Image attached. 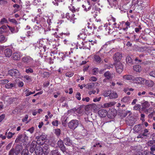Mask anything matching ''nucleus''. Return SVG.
Masks as SVG:
<instances>
[{
	"label": "nucleus",
	"mask_w": 155,
	"mask_h": 155,
	"mask_svg": "<svg viewBox=\"0 0 155 155\" xmlns=\"http://www.w3.org/2000/svg\"><path fill=\"white\" fill-rule=\"evenodd\" d=\"M73 74L72 73L68 72L66 74V76L67 77H70L72 76Z\"/></svg>",
	"instance_id": "64"
},
{
	"label": "nucleus",
	"mask_w": 155,
	"mask_h": 155,
	"mask_svg": "<svg viewBox=\"0 0 155 155\" xmlns=\"http://www.w3.org/2000/svg\"><path fill=\"white\" fill-rule=\"evenodd\" d=\"M28 149L25 148L21 152V155H28Z\"/></svg>",
	"instance_id": "41"
},
{
	"label": "nucleus",
	"mask_w": 155,
	"mask_h": 155,
	"mask_svg": "<svg viewBox=\"0 0 155 155\" xmlns=\"http://www.w3.org/2000/svg\"><path fill=\"white\" fill-rule=\"evenodd\" d=\"M4 53L6 57H9L12 55V51L11 49L7 48L5 50Z\"/></svg>",
	"instance_id": "18"
},
{
	"label": "nucleus",
	"mask_w": 155,
	"mask_h": 155,
	"mask_svg": "<svg viewBox=\"0 0 155 155\" xmlns=\"http://www.w3.org/2000/svg\"><path fill=\"white\" fill-rule=\"evenodd\" d=\"M83 8H84V10L85 11H89L90 10L91 8H92L93 10L94 9V6H90L87 8L85 7V6L84 5H83L82 6Z\"/></svg>",
	"instance_id": "48"
},
{
	"label": "nucleus",
	"mask_w": 155,
	"mask_h": 155,
	"mask_svg": "<svg viewBox=\"0 0 155 155\" xmlns=\"http://www.w3.org/2000/svg\"><path fill=\"white\" fill-rule=\"evenodd\" d=\"M36 145L37 143L36 141H33L32 142L30 147V152L31 153H33L34 151H35V148L36 147Z\"/></svg>",
	"instance_id": "13"
},
{
	"label": "nucleus",
	"mask_w": 155,
	"mask_h": 155,
	"mask_svg": "<svg viewBox=\"0 0 155 155\" xmlns=\"http://www.w3.org/2000/svg\"><path fill=\"white\" fill-rule=\"evenodd\" d=\"M122 57V54L119 53L117 52L115 54L114 56V59L116 61H119Z\"/></svg>",
	"instance_id": "16"
},
{
	"label": "nucleus",
	"mask_w": 155,
	"mask_h": 155,
	"mask_svg": "<svg viewBox=\"0 0 155 155\" xmlns=\"http://www.w3.org/2000/svg\"><path fill=\"white\" fill-rule=\"evenodd\" d=\"M22 61L25 63L31 64L33 61V59L29 56H24L22 58Z\"/></svg>",
	"instance_id": "5"
},
{
	"label": "nucleus",
	"mask_w": 155,
	"mask_h": 155,
	"mask_svg": "<svg viewBox=\"0 0 155 155\" xmlns=\"http://www.w3.org/2000/svg\"><path fill=\"white\" fill-rule=\"evenodd\" d=\"M52 124L54 126H57L58 124V121L57 120H56L55 121H53L52 122Z\"/></svg>",
	"instance_id": "62"
},
{
	"label": "nucleus",
	"mask_w": 155,
	"mask_h": 155,
	"mask_svg": "<svg viewBox=\"0 0 155 155\" xmlns=\"http://www.w3.org/2000/svg\"><path fill=\"white\" fill-rule=\"evenodd\" d=\"M63 141L64 143L66 145L71 146V145H72V141L68 137H67L64 138Z\"/></svg>",
	"instance_id": "14"
},
{
	"label": "nucleus",
	"mask_w": 155,
	"mask_h": 155,
	"mask_svg": "<svg viewBox=\"0 0 155 155\" xmlns=\"http://www.w3.org/2000/svg\"><path fill=\"white\" fill-rule=\"evenodd\" d=\"M8 20L10 22L15 23V24H18L17 21L14 18H9Z\"/></svg>",
	"instance_id": "57"
},
{
	"label": "nucleus",
	"mask_w": 155,
	"mask_h": 155,
	"mask_svg": "<svg viewBox=\"0 0 155 155\" xmlns=\"http://www.w3.org/2000/svg\"><path fill=\"white\" fill-rule=\"evenodd\" d=\"M118 97V94L116 92H113L112 93L110 92L109 98L110 99H115L117 98Z\"/></svg>",
	"instance_id": "27"
},
{
	"label": "nucleus",
	"mask_w": 155,
	"mask_h": 155,
	"mask_svg": "<svg viewBox=\"0 0 155 155\" xmlns=\"http://www.w3.org/2000/svg\"><path fill=\"white\" fill-rule=\"evenodd\" d=\"M148 96L150 97H155V93H153L152 92H149L148 93Z\"/></svg>",
	"instance_id": "59"
},
{
	"label": "nucleus",
	"mask_w": 155,
	"mask_h": 155,
	"mask_svg": "<svg viewBox=\"0 0 155 155\" xmlns=\"http://www.w3.org/2000/svg\"><path fill=\"white\" fill-rule=\"evenodd\" d=\"M149 132L148 130L147 129L144 130L143 133L142 134L143 137H147L148 136L147 133Z\"/></svg>",
	"instance_id": "52"
},
{
	"label": "nucleus",
	"mask_w": 155,
	"mask_h": 155,
	"mask_svg": "<svg viewBox=\"0 0 155 155\" xmlns=\"http://www.w3.org/2000/svg\"><path fill=\"white\" fill-rule=\"evenodd\" d=\"M123 66L122 63L118 62L117 63L116 65V71L117 72L120 73L123 70Z\"/></svg>",
	"instance_id": "7"
},
{
	"label": "nucleus",
	"mask_w": 155,
	"mask_h": 155,
	"mask_svg": "<svg viewBox=\"0 0 155 155\" xmlns=\"http://www.w3.org/2000/svg\"><path fill=\"white\" fill-rule=\"evenodd\" d=\"M15 86L14 83H9L5 85V87L8 89L10 88Z\"/></svg>",
	"instance_id": "36"
},
{
	"label": "nucleus",
	"mask_w": 155,
	"mask_h": 155,
	"mask_svg": "<svg viewBox=\"0 0 155 155\" xmlns=\"http://www.w3.org/2000/svg\"><path fill=\"white\" fill-rule=\"evenodd\" d=\"M90 106L92 109L95 110L98 108V107L95 104L93 103L91 104Z\"/></svg>",
	"instance_id": "51"
},
{
	"label": "nucleus",
	"mask_w": 155,
	"mask_h": 155,
	"mask_svg": "<svg viewBox=\"0 0 155 155\" xmlns=\"http://www.w3.org/2000/svg\"><path fill=\"white\" fill-rule=\"evenodd\" d=\"M45 19L43 18H41V21H40V23L38 21L36 22L37 24H40L39 25L37 26V25H35L34 27V28H35L36 29H39L41 28V27L43 26H44V22H45Z\"/></svg>",
	"instance_id": "10"
},
{
	"label": "nucleus",
	"mask_w": 155,
	"mask_h": 155,
	"mask_svg": "<svg viewBox=\"0 0 155 155\" xmlns=\"http://www.w3.org/2000/svg\"><path fill=\"white\" fill-rule=\"evenodd\" d=\"M94 60L98 63H100L101 61V58L99 56L97 55H95L94 56Z\"/></svg>",
	"instance_id": "34"
},
{
	"label": "nucleus",
	"mask_w": 155,
	"mask_h": 155,
	"mask_svg": "<svg viewBox=\"0 0 155 155\" xmlns=\"http://www.w3.org/2000/svg\"><path fill=\"white\" fill-rule=\"evenodd\" d=\"M126 61L127 63L131 64L132 62V60L130 56H127L126 58Z\"/></svg>",
	"instance_id": "42"
},
{
	"label": "nucleus",
	"mask_w": 155,
	"mask_h": 155,
	"mask_svg": "<svg viewBox=\"0 0 155 155\" xmlns=\"http://www.w3.org/2000/svg\"><path fill=\"white\" fill-rule=\"evenodd\" d=\"M7 40V38L3 35H0V42L3 43L5 42Z\"/></svg>",
	"instance_id": "33"
},
{
	"label": "nucleus",
	"mask_w": 155,
	"mask_h": 155,
	"mask_svg": "<svg viewBox=\"0 0 155 155\" xmlns=\"http://www.w3.org/2000/svg\"><path fill=\"white\" fill-rule=\"evenodd\" d=\"M78 124L79 122L77 120H73L68 123V126L70 129H74L78 126Z\"/></svg>",
	"instance_id": "1"
},
{
	"label": "nucleus",
	"mask_w": 155,
	"mask_h": 155,
	"mask_svg": "<svg viewBox=\"0 0 155 155\" xmlns=\"http://www.w3.org/2000/svg\"><path fill=\"white\" fill-rule=\"evenodd\" d=\"M8 21L7 19L5 18H3L1 19L0 21V24L1 25H3L4 23H6Z\"/></svg>",
	"instance_id": "46"
},
{
	"label": "nucleus",
	"mask_w": 155,
	"mask_h": 155,
	"mask_svg": "<svg viewBox=\"0 0 155 155\" xmlns=\"http://www.w3.org/2000/svg\"><path fill=\"white\" fill-rule=\"evenodd\" d=\"M98 114L101 117H105L107 114V111L104 109H101L99 110Z\"/></svg>",
	"instance_id": "15"
},
{
	"label": "nucleus",
	"mask_w": 155,
	"mask_h": 155,
	"mask_svg": "<svg viewBox=\"0 0 155 155\" xmlns=\"http://www.w3.org/2000/svg\"><path fill=\"white\" fill-rule=\"evenodd\" d=\"M112 31H111V29L109 26H107L105 28L104 30V32L106 35H107L112 32Z\"/></svg>",
	"instance_id": "28"
},
{
	"label": "nucleus",
	"mask_w": 155,
	"mask_h": 155,
	"mask_svg": "<svg viewBox=\"0 0 155 155\" xmlns=\"http://www.w3.org/2000/svg\"><path fill=\"white\" fill-rule=\"evenodd\" d=\"M150 106V104L147 101H145L142 104V108L144 111Z\"/></svg>",
	"instance_id": "26"
},
{
	"label": "nucleus",
	"mask_w": 155,
	"mask_h": 155,
	"mask_svg": "<svg viewBox=\"0 0 155 155\" xmlns=\"http://www.w3.org/2000/svg\"><path fill=\"white\" fill-rule=\"evenodd\" d=\"M146 84L148 86L151 87L153 86L154 83L152 81L148 80L146 81Z\"/></svg>",
	"instance_id": "30"
},
{
	"label": "nucleus",
	"mask_w": 155,
	"mask_h": 155,
	"mask_svg": "<svg viewBox=\"0 0 155 155\" xmlns=\"http://www.w3.org/2000/svg\"><path fill=\"white\" fill-rule=\"evenodd\" d=\"M61 119L63 124H64V123L67 122L66 120H67V118H66V117H62Z\"/></svg>",
	"instance_id": "61"
},
{
	"label": "nucleus",
	"mask_w": 155,
	"mask_h": 155,
	"mask_svg": "<svg viewBox=\"0 0 155 155\" xmlns=\"http://www.w3.org/2000/svg\"><path fill=\"white\" fill-rule=\"evenodd\" d=\"M130 98L129 96H125L121 100V101L123 103H128L129 102Z\"/></svg>",
	"instance_id": "22"
},
{
	"label": "nucleus",
	"mask_w": 155,
	"mask_h": 155,
	"mask_svg": "<svg viewBox=\"0 0 155 155\" xmlns=\"http://www.w3.org/2000/svg\"><path fill=\"white\" fill-rule=\"evenodd\" d=\"M71 22H72L73 23H75V20H76V18H75L74 17L75 16V14H71Z\"/></svg>",
	"instance_id": "54"
},
{
	"label": "nucleus",
	"mask_w": 155,
	"mask_h": 155,
	"mask_svg": "<svg viewBox=\"0 0 155 155\" xmlns=\"http://www.w3.org/2000/svg\"><path fill=\"white\" fill-rule=\"evenodd\" d=\"M25 72L28 74L32 73L33 72V70L31 68L28 67L26 69Z\"/></svg>",
	"instance_id": "40"
},
{
	"label": "nucleus",
	"mask_w": 155,
	"mask_h": 155,
	"mask_svg": "<svg viewBox=\"0 0 155 155\" xmlns=\"http://www.w3.org/2000/svg\"><path fill=\"white\" fill-rule=\"evenodd\" d=\"M123 78L125 80H133L134 77L130 75H126L123 76Z\"/></svg>",
	"instance_id": "29"
},
{
	"label": "nucleus",
	"mask_w": 155,
	"mask_h": 155,
	"mask_svg": "<svg viewBox=\"0 0 155 155\" xmlns=\"http://www.w3.org/2000/svg\"><path fill=\"white\" fill-rule=\"evenodd\" d=\"M19 153V151L16 152L15 151V150L14 148L12 149L9 151V155H14V153L16 155H17Z\"/></svg>",
	"instance_id": "35"
},
{
	"label": "nucleus",
	"mask_w": 155,
	"mask_h": 155,
	"mask_svg": "<svg viewBox=\"0 0 155 155\" xmlns=\"http://www.w3.org/2000/svg\"><path fill=\"white\" fill-rule=\"evenodd\" d=\"M61 133V130L59 129H57L55 130L54 134L57 136H59Z\"/></svg>",
	"instance_id": "47"
},
{
	"label": "nucleus",
	"mask_w": 155,
	"mask_h": 155,
	"mask_svg": "<svg viewBox=\"0 0 155 155\" xmlns=\"http://www.w3.org/2000/svg\"><path fill=\"white\" fill-rule=\"evenodd\" d=\"M149 75L155 78V70L150 72L149 73Z\"/></svg>",
	"instance_id": "60"
},
{
	"label": "nucleus",
	"mask_w": 155,
	"mask_h": 155,
	"mask_svg": "<svg viewBox=\"0 0 155 155\" xmlns=\"http://www.w3.org/2000/svg\"><path fill=\"white\" fill-rule=\"evenodd\" d=\"M155 115V112L153 111L148 115V117L150 119H151Z\"/></svg>",
	"instance_id": "58"
},
{
	"label": "nucleus",
	"mask_w": 155,
	"mask_h": 155,
	"mask_svg": "<svg viewBox=\"0 0 155 155\" xmlns=\"http://www.w3.org/2000/svg\"><path fill=\"white\" fill-rule=\"evenodd\" d=\"M111 91L109 90L105 91H104L103 94V95L104 97H107L108 96H109Z\"/></svg>",
	"instance_id": "37"
},
{
	"label": "nucleus",
	"mask_w": 155,
	"mask_h": 155,
	"mask_svg": "<svg viewBox=\"0 0 155 155\" xmlns=\"http://www.w3.org/2000/svg\"><path fill=\"white\" fill-rule=\"evenodd\" d=\"M7 26L5 25H3L0 27V34L7 32Z\"/></svg>",
	"instance_id": "19"
},
{
	"label": "nucleus",
	"mask_w": 155,
	"mask_h": 155,
	"mask_svg": "<svg viewBox=\"0 0 155 155\" xmlns=\"http://www.w3.org/2000/svg\"><path fill=\"white\" fill-rule=\"evenodd\" d=\"M116 103L114 101L111 102L107 103H105L104 104V107L105 108H107L110 107H111L114 105Z\"/></svg>",
	"instance_id": "23"
},
{
	"label": "nucleus",
	"mask_w": 155,
	"mask_h": 155,
	"mask_svg": "<svg viewBox=\"0 0 155 155\" xmlns=\"http://www.w3.org/2000/svg\"><path fill=\"white\" fill-rule=\"evenodd\" d=\"M133 69L137 72H140L141 71L140 66L138 65L134 66L133 67Z\"/></svg>",
	"instance_id": "32"
},
{
	"label": "nucleus",
	"mask_w": 155,
	"mask_h": 155,
	"mask_svg": "<svg viewBox=\"0 0 155 155\" xmlns=\"http://www.w3.org/2000/svg\"><path fill=\"white\" fill-rule=\"evenodd\" d=\"M28 137L26 135H21L18 136L16 138L15 142V143H18L20 141L24 142L25 141Z\"/></svg>",
	"instance_id": "4"
},
{
	"label": "nucleus",
	"mask_w": 155,
	"mask_h": 155,
	"mask_svg": "<svg viewBox=\"0 0 155 155\" xmlns=\"http://www.w3.org/2000/svg\"><path fill=\"white\" fill-rule=\"evenodd\" d=\"M26 35L28 38L32 37L33 35V32L32 31H29L27 32Z\"/></svg>",
	"instance_id": "39"
},
{
	"label": "nucleus",
	"mask_w": 155,
	"mask_h": 155,
	"mask_svg": "<svg viewBox=\"0 0 155 155\" xmlns=\"http://www.w3.org/2000/svg\"><path fill=\"white\" fill-rule=\"evenodd\" d=\"M114 74L108 71L105 72L103 74V76L107 80L112 79L113 78Z\"/></svg>",
	"instance_id": "6"
},
{
	"label": "nucleus",
	"mask_w": 155,
	"mask_h": 155,
	"mask_svg": "<svg viewBox=\"0 0 155 155\" xmlns=\"http://www.w3.org/2000/svg\"><path fill=\"white\" fill-rule=\"evenodd\" d=\"M153 108L152 107H150L148 109H146L144 110L145 113L148 114L149 113H150L151 111L152 110Z\"/></svg>",
	"instance_id": "56"
},
{
	"label": "nucleus",
	"mask_w": 155,
	"mask_h": 155,
	"mask_svg": "<svg viewBox=\"0 0 155 155\" xmlns=\"http://www.w3.org/2000/svg\"><path fill=\"white\" fill-rule=\"evenodd\" d=\"M140 108V105L139 104H136L133 107V109L134 110H139Z\"/></svg>",
	"instance_id": "44"
},
{
	"label": "nucleus",
	"mask_w": 155,
	"mask_h": 155,
	"mask_svg": "<svg viewBox=\"0 0 155 155\" xmlns=\"http://www.w3.org/2000/svg\"><path fill=\"white\" fill-rule=\"evenodd\" d=\"M83 31L87 35H91V34L93 33V30L92 27L88 26L87 28H85L83 29Z\"/></svg>",
	"instance_id": "8"
},
{
	"label": "nucleus",
	"mask_w": 155,
	"mask_h": 155,
	"mask_svg": "<svg viewBox=\"0 0 155 155\" xmlns=\"http://www.w3.org/2000/svg\"><path fill=\"white\" fill-rule=\"evenodd\" d=\"M81 94L80 93L78 92L77 93V94L76 95V97L79 100H80L81 99Z\"/></svg>",
	"instance_id": "63"
},
{
	"label": "nucleus",
	"mask_w": 155,
	"mask_h": 155,
	"mask_svg": "<svg viewBox=\"0 0 155 155\" xmlns=\"http://www.w3.org/2000/svg\"><path fill=\"white\" fill-rule=\"evenodd\" d=\"M44 41L42 39H40L36 43V45H35V47L38 48H39L40 47L43 46H44ZM36 44H35V45Z\"/></svg>",
	"instance_id": "21"
},
{
	"label": "nucleus",
	"mask_w": 155,
	"mask_h": 155,
	"mask_svg": "<svg viewBox=\"0 0 155 155\" xmlns=\"http://www.w3.org/2000/svg\"><path fill=\"white\" fill-rule=\"evenodd\" d=\"M50 155H61L60 153L58 150H55L51 151Z\"/></svg>",
	"instance_id": "31"
},
{
	"label": "nucleus",
	"mask_w": 155,
	"mask_h": 155,
	"mask_svg": "<svg viewBox=\"0 0 155 155\" xmlns=\"http://www.w3.org/2000/svg\"><path fill=\"white\" fill-rule=\"evenodd\" d=\"M47 48L45 46H43L40 47L39 48H36L35 49L39 53L43 54L44 53V52L46 51V49Z\"/></svg>",
	"instance_id": "17"
},
{
	"label": "nucleus",
	"mask_w": 155,
	"mask_h": 155,
	"mask_svg": "<svg viewBox=\"0 0 155 155\" xmlns=\"http://www.w3.org/2000/svg\"><path fill=\"white\" fill-rule=\"evenodd\" d=\"M13 59L15 60H18L20 58V56L18 53H14L12 54Z\"/></svg>",
	"instance_id": "25"
},
{
	"label": "nucleus",
	"mask_w": 155,
	"mask_h": 155,
	"mask_svg": "<svg viewBox=\"0 0 155 155\" xmlns=\"http://www.w3.org/2000/svg\"><path fill=\"white\" fill-rule=\"evenodd\" d=\"M94 83H90L87 85L86 88L88 89L92 88L94 87Z\"/></svg>",
	"instance_id": "50"
},
{
	"label": "nucleus",
	"mask_w": 155,
	"mask_h": 155,
	"mask_svg": "<svg viewBox=\"0 0 155 155\" xmlns=\"http://www.w3.org/2000/svg\"><path fill=\"white\" fill-rule=\"evenodd\" d=\"M8 74L12 77L18 78L20 76L19 71L16 69H13L9 70L8 71Z\"/></svg>",
	"instance_id": "2"
},
{
	"label": "nucleus",
	"mask_w": 155,
	"mask_h": 155,
	"mask_svg": "<svg viewBox=\"0 0 155 155\" xmlns=\"http://www.w3.org/2000/svg\"><path fill=\"white\" fill-rule=\"evenodd\" d=\"M57 145L59 147L64 145L63 142L61 140L58 141L57 143Z\"/></svg>",
	"instance_id": "53"
},
{
	"label": "nucleus",
	"mask_w": 155,
	"mask_h": 155,
	"mask_svg": "<svg viewBox=\"0 0 155 155\" xmlns=\"http://www.w3.org/2000/svg\"><path fill=\"white\" fill-rule=\"evenodd\" d=\"M63 1V0H52V2L54 5H58V2Z\"/></svg>",
	"instance_id": "55"
},
{
	"label": "nucleus",
	"mask_w": 155,
	"mask_h": 155,
	"mask_svg": "<svg viewBox=\"0 0 155 155\" xmlns=\"http://www.w3.org/2000/svg\"><path fill=\"white\" fill-rule=\"evenodd\" d=\"M142 126L140 124L135 125L133 128L134 130L137 133L141 132L142 131Z\"/></svg>",
	"instance_id": "12"
},
{
	"label": "nucleus",
	"mask_w": 155,
	"mask_h": 155,
	"mask_svg": "<svg viewBox=\"0 0 155 155\" xmlns=\"http://www.w3.org/2000/svg\"><path fill=\"white\" fill-rule=\"evenodd\" d=\"M71 14L69 13H67L66 14L65 17L66 18H67L68 19V20H70V21L71 22V18H72L71 17Z\"/></svg>",
	"instance_id": "49"
},
{
	"label": "nucleus",
	"mask_w": 155,
	"mask_h": 155,
	"mask_svg": "<svg viewBox=\"0 0 155 155\" xmlns=\"http://www.w3.org/2000/svg\"><path fill=\"white\" fill-rule=\"evenodd\" d=\"M87 36V35L83 31V29H82L80 34L78 35V37L84 40L86 38Z\"/></svg>",
	"instance_id": "24"
},
{
	"label": "nucleus",
	"mask_w": 155,
	"mask_h": 155,
	"mask_svg": "<svg viewBox=\"0 0 155 155\" xmlns=\"http://www.w3.org/2000/svg\"><path fill=\"white\" fill-rule=\"evenodd\" d=\"M154 143H155L154 140H151L149 141L147 143L148 146L151 147H153Z\"/></svg>",
	"instance_id": "43"
},
{
	"label": "nucleus",
	"mask_w": 155,
	"mask_h": 155,
	"mask_svg": "<svg viewBox=\"0 0 155 155\" xmlns=\"http://www.w3.org/2000/svg\"><path fill=\"white\" fill-rule=\"evenodd\" d=\"M43 149L41 146H38L35 150V153L37 155H42L43 153Z\"/></svg>",
	"instance_id": "11"
},
{
	"label": "nucleus",
	"mask_w": 155,
	"mask_h": 155,
	"mask_svg": "<svg viewBox=\"0 0 155 155\" xmlns=\"http://www.w3.org/2000/svg\"><path fill=\"white\" fill-rule=\"evenodd\" d=\"M7 26L9 28V29L10 30L12 33H14L18 32V31L15 30V27H12L8 25H7Z\"/></svg>",
	"instance_id": "38"
},
{
	"label": "nucleus",
	"mask_w": 155,
	"mask_h": 155,
	"mask_svg": "<svg viewBox=\"0 0 155 155\" xmlns=\"http://www.w3.org/2000/svg\"><path fill=\"white\" fill-rule=\"evenodd\" d=\"M15 133H12L11 132H9L8 134V135L7 136V137L8 139H10L12 138L13 136L14 135Z\"/></svg>",
	"instance_id": "45"
},
{
	"label": "nucleus",
	"mask_w": 155,
	"mask_h": 155,
	"mask_svg": "<svg viewBox=\"0 0 155 155\" xmlns=\"http://www.w3.org/2000/svg\"><path fill=\"white\" fill-rule=\"evenodd\" d=\"M46 137L45 135L42 134L40 136H37L36 139H37V141L36 142L37 144L39 145H42L44 143L43 141L45 140Z\"/></svg>",
	"instance_id": "3"
},
{
	"label": "nucleus",
	"mask_w": 155,
	"mask_h": 155,
	"mask_svg": "<svg viewBox=\"0 0 155 155\" xmlns=\"http://www.w3.org/2000/svg\"><path fill=\"white\" fill-rule=\"evenodd\" d=\"M133 80L134 83L139 84H143L146 81L143 78L141 77H137L135 78H134Z\"/></svg>",
	"instance_id": "9"
},
{
	"label": "nucleus",
	"mask_w": 155,
	"mask_h": 155,
	"mask_svg": "<svg viewBox=\"0 0 155 155\" xmlns=\"http://www.w3.org/2000/svg\"><path fill=\"white\" fill-rule=\"evenodd\" d=\"M43 149V153L45 154H48L49 152V149L48 146L45 144L44 145V146L42 148Z\"/></svg>",
	"instance_id": "20"
}]
</instances>
